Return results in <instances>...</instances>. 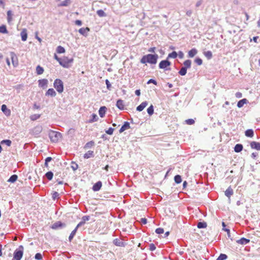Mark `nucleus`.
<instances>
[{
    "mask_svg": "<svg viewBox=\"0 0 260 260\" xmlns=\"http://www.w3.org/2000/svg\"><path fill=\"white\" fill-rule=\"evenodd\" d=\"M158 55L157 54H148L144 55L140 60L141 63L145 64L148 63L152 64H155L157 63Z\"/></svg>",
    "mask_w": 260,
    "mask_h": 260,
    "instance_id": "f257e3e1",
    "label": "nucleus"
},
{
    "mask_svg": "<svg viewBox=\"0 0 260 260\" xmlns=\"http://www.w3.org/2000/svg\"><path fill=\"white\" fill-rule=\"evenodd\" d=\"M53 85L54 88L56 89L58 93H62L63 91V82L59 79L55 80Z\"/></svg>",
    "mask_w": 260,
    "mask_h": 260,
    "instance_id": "f03ea898",
    "label": "nucleus"
},
{
    "mask_svg": "<svg viewBox=\"0 0 260 260\" xmlns=\"http://www.w3.org/2000/svg\"><path fill=\"white\" fill-rule=\"evenodd\" d=\"M23 254V247L22 245L19 246L14 252V258L15 260H21Z\"/></svg>",
    "mask_w": 260,
    "mask_h": 260,
    "instance_id": "7ed1b4c3",
    "label": "nucleus"
},
{
    "mask_svg": "<svg viewBox=\"0 0 260 260\" xmlns=\"http://www.w3.org/2000/svg\"><path fill=\"white\" fill-rule=\"evenodd\" d=\"M61 133L55 131H51L49 134L50 140L52 142H57L61 137Z\"/></svg>",
    "mask_w": 260,
    "mask_h": 260,
    "instance_id": "20e7f679",
    "label": "nucleus"
},
{
    "mask_svg": "<svg viewBox=\"0 0 260 260\" xmlns=\"http://www.w3.org/2000/svg\"><path fill=\"white\" fill-rule=\"evenodd\" d=\"M73 61V59L72 58H69L68 57L64 56L61 58L60 61H59V64L62 67L64 68H69V64L72 63Z\"/></svg>",
    "mask_w": 260,
    "mask_h": 260,
    "instance_id": "39448f33",
    "label": "nucleus"
},
{
    "mask_svg": "<svg viewBox=\"0 0 260 260\" xmlns=\"http://www.w3.org/2000/svg\"><path fill=\"white\" fill-rule=\"evenodd\" d=\"M171 62L167 59L161 60L158 65L159 68L160 69H165L166 70H170V69H167V67L171 65Z\"/></svg>",
    "mask_w": 260,
    "mask_h": 260,
    "instance_id": "423d86ee",
    "label": "nucleus"
},
{
    "mask_svg": "<svg viewBox=\"0 0 260 260\" xmlns=\"http://www.w3.org/2000/svg\"><path fill=\"white\" fill-rule=\"evenodd\" d=\"M10 55L14 67H17L18 65V60L16 54L14 52H11L10 53Z\"/></svg>",
    "mask_w": 260,
    "mask_h": 260,
    "instance_id": "0eeeda50",
    "label": "nucleus"
},
{
    "mask_svg": "<svg viewBox=\"0 0 260 260\" xmlns=\"http://www.w3.org/2000/svg\"><path fill=\"white\" fill-rule=\"evenodd\" d=\"M65 226V224L62 223L61 221H57L51 225V228L53 230H57Z\"/></svg>",
    "mask_w": 260,
    "mask_h": 260,
    "instance_id": "6e6552de",
    "label": "nucleus"
},
{
    "mask_svg": "<svg viewBox=\"0 0 260 260\" xmlns=\"http://www.w3.org/2000/svg\"><path fill=\"white\" fill-rule=\"evenodd\" d=\"M113 243L115 245L119 247H124L125 245V243L124 242L118 238L115 239L113 241Z\"/></svg>",
    "mask_w": 260,
    "mask_h": 260,
    "instance_id": "1a4fd4ad",
    "label": "nucleus"
},
{
    "mask_svg": "<svg viewBox=\"0 0 260 260\" xmlns=\"http://www.w3.org/2000/svg\"><path fill=\"white\" fill-rule=\"evenodd\" d=\"M250 147L252 149H255L256 150H260V143L252 141L250 143Z\"/></svg>",
    "mask_w": 260,
    "mask_h": 260,
    "instance_id": "9d476101",
    "label": "nucleus"
},
{
    "mask_svg": "<svg viewBox=\"0 0 260 260\" xmlns=\"http://www.w3.org/2000/svg\"><path fill=\"white\" fill-rule=\"evenodd\" d=\"M39 86L42 88H45L47 87L48 83V80L46 79H41L38 81Z\"/></svg>",
    "mask_w": 260,
    "mask_h": 260,
    "instance_id": "9b49d317",
    "label": "nucleus"
},
{
    "mask_svg": "<svg viewBox=\"0 0 260 260\" xmlns=\"http://www.w3.org/2000/svg\"><path fill=\"white\" fill-rule=\"evenodd\" d=\"M130 128L129 123L127 121H125L124 124L122 125L120 129H119V133H122L124 131Z\"/></svg>",
    "mask_w": 260,
    "mask_h": 260,
    "instance_id": "f8f14e48",
    "label": "nucleus"
},
{
    "mask_svg": "<svg viewBox=\"0 0 260 260\" xmlns=\"http://www.w3.org/2000/svg\"><path fill=\"white\" fill-rule=\"evenodd\" d=\"M236 242L241 245H246L250 242V240L243 237L240 239L237 240Z\"/></svg>",
    "mask_w": 260,
    "mask_h": 260,
    "instance_id": "ddd939ff",
    "label": "nucleus"
},
{
    "mask_svg": "<svg viewBox=\"0 0 260 260\" xmlns=\"http://www.w3.org/2000/svg\"><path fill=\"white\" fill-rule=\"evenodd\" d=\"M89 30L90 29L88 27H86L85 28L82 27L79 29V32L84 36H87V34L89 31Z\"/></svg>",
    "mask_w": 260,
    "mask_h": 260,
    "instance_id": "4468645a",
    "label": "nucleus"
},
{
    "mask_svg": "<svg viewBox=\"0 0 260 260\" xmlns=\"http://www.w3.org/2000/svg\"><path fill=\"white\" fill-rule=\"evenodd\" d=\"M102 186V183L99 181L95 183L92 186V189L94 191H99Z\"/></svg>",
    "mask_w": 260,
    "mask_h": 260,
    "instance_id": "2eb2a0df",
    "label": "nucleus"
},
{
    "mask_svg": "<svg viewBox=\"0 0 260 260\" xmlns=\"http://www.w3.org/2000/svg\"><path fill=\"white\" fill-rule=\"evenodd\" d=\"M1 110L4 113V114L6 116H10L11 114V111L10 110L8 109L7 108V107L6 105H3L1 107Z\"/></svg>",
    "mask_w": 260,
    "mask_h": 260,
    "instance_id": "dca6fc26",
    "label": "nucleus"
},
{
    "mask_svg": "<svg viewBox=\"0 0 260 260\" xmlns=\"http://www.w3.org/2000/svg\"><path fill=\"white\" fill-rule=\"evenodd\" d=\"M20 36L22 41H25L27 38V30L25 28L22 29L20 32Z\"/></svg>",
    "mask_w": 260,
    "mask_h": 260,
    "instance_id": "f3484780",
    "label": "nucleus"
},
{
    "mask_svg": "<svg viewBox=\"0 0 260 260\" xmlns=\"http://www.w3.org/2000/svg\"><path fill=\"white\" fill-rule=\"evenodd\" d=\"M147 105L148 102L147 101L143 102L137 107L136 109L138 111L141 112L144 110Z\"/></svg>",
    "mask_w": 260,
    "mask_h": 260,
    "instance_id": "a211bd4d",
    "label": "nucleus"
},
{
    "mask_svg": "<svg viewBox=\"0 0 260 260\" xmlns=\"http://www.w3.org/2000/svg\"><path fill=\"white\" fill-rule=\"evenodd\" d=\"M224 193L225 195L230 199L231 196L234 193L233 189L231 186H229L225 191Z\"/></svg>",
    "mask_w": 260,
    "mask_h": 260,
    "instance_id": "6ab92c4d",
    "label": "nucleus"
},
{
    "mask_svg": "<svg viewBox=\"0 0 260 260\" xmlns=\"http://www.w3.org/2000/svg\"><path fill=\"white\" fill-rule=\"evenodd\" d=\"M107 110V108L105 106L100 107L99 110V114L101 117H104Z\"/></svg>",
    "mask_w": 260,
    "mask_h": 260,
    "instance_id": "aec40b11",
    "label": "nucleus"
},
{
    "mask_svg": "<svg viewBox=\"0 0 260 260\" xmlns=\"http://www.w3.org/2000/svg\"><path fill=\"white\" fill-rule=\"evenodd\" d=\"M46 96L50 95L52 97H54L56 95V93L53 88H49L45 93Z\"/></svg>",
    "mask_w": 260,
    "mask_h": 260,
    "instance_id": "412c9836",
    "label": "nucleus"
},
{
    "mask_svg": "<svg viewBox=\"0 0 260 260\" xmlns=\"http://www.w3.org/2000/svg\"><path fill=\"white\" fill-rule=\"evenodd\" d=\"M198 53V50L196 48H192L188 51V55L189 57H193Z\"/></svg>",
    "mask_w": 260,
    "mask_h": 260,
    "instance_id": "4be33fe9",
    "label": "nucleus"
},
{
    "mask_svg": "<svg viewBox=\"0 0 260 260\" xmlns=\"http://www.w3.org/2000/svg\"><path fill=\"white\" fill-rule=\"evenodd\" d=\"M116 106L117 107L122 110L124 109V104H123V100L121 99H119L117 100L116 103Z\"/></svg>",
    "mask_w": 260,
    "mask_h": 260,
    "instance_id": "5701e85b",
    "label": "nucleus"
},
{
    "mask_svg": "<svg viewBox=\"0 0 260 260\" xmlns=\"http://www.w3.org/2000/svg\"><path fill=\"white\" fill-rule=\"evenodd\" d=\"M94 156V152L93 151L89 150L86 153L84 154V158L87 159Z\"/></svg>",
    "mask_w": 260,
    "mask_h": 260,
    "instance_id": "b1692460",
    "label": "nucleus"
},
{
    "mask_svg": "<svg viewBox=\"0 0 260 260\" xmlns=\"http://www.w3.org/2000/svg\"><path fill=\"white\" fill-rule=\"evenodd\" d=\"M247 103H248V100L246 99H243L238 102L237 107L238 108H242L243 105Z\"/></svg>",
    "mask_w": 260,
    "mask_h": 260,
    "instance_id": "393cba45",
    "label": "nucleus"
},
{
    "mask_svg": "<svg viewBox=\"0 0 260 260\" xmlns=\"http://www.w3.org/2000/svg\"><path fill=\"white\" fill-rule=\"evenodd\" d=\"M243 145L241 144H237L234 147V151L236 152H241L243 149Z\"/></svg>",
    "mask_w": 260,
    "mask_h": 260,
    "instance_id": "a878e982",
    "label": "nucleus"
},
{
    "mask_svg": "<svg viewBox=\"0 0 260 260\" xmlns=\"http://www.w3.org/2000/svg\"><path fill=\"white\" fill-rule=\"evenodd\" d=\"M245 135L247 137L252 138L254 135V132L251 129H248L245 131Z\"/></svg>",
    "mask_w": 260,
    "mask_h": 260,
    "instance_id": "bb28decb",
    "label": "nucleus"
},
{
    "mask_svg": "<svg viewBox=\"0 0 260 260\" xmlns=\"http://www.w3.org/2000/svg\"><path fill=\"white\" fill-rule=\"evenodd\" d=\"M191 61L189 59L186 60L183 62L184 66L183 67L186 69H189L191 67Z\"/></svg>",
    "mask_w": 260,
    "mask_h": 260,
    "instance_id": "cd10ccee",
    "label": "nucleus"
},
{
    "mask_svg": "<svg viewBox=\"0 0 260 260\" xmlns=\"http://www.w3.org/2000/svg\"><path fill=\"white\" fill-rule=\"evenodd\" d=\"M99 119L98 116L95 114H92L91 115V118L89 120V123H92L93 122L97 121Z\"/></svg>",
    "mask_w": 260,
    "mask_h": 260,
    "instance_id": "c85d7f7f",
    "label": "nucleus"
},
{
    "mask_svg": "<svg viewBox=\"0 0 260 260\" xmlns=\"http://www.w3.org/2000/svg\"><path fill=\"white\" fill-rule=\"evenodd\" d=\"M17 178H18L17 175H15V174H14V175H12L10 177V178L8 179V181L9 182L14 183V182H15L17 180Z\"/></svg>",
    "mask_w": 260,
    "mask_h": 260,
    "instance_id": "c756f323",
    "label": "nucleus"
},
{
    "mask_svg": "<svg viewBox=\"0 0 260 260\" xmlns=\"http://www.w3.org/2000/svg\"><path fill=\"white\" fill-rule=\"evenodd\" d=\"M178 56V54L176 51H173L172 52L169 54L167 59L169 58H176Z\"/></svg>",
    "mask_w": 260,
    "mask_h": 260,
    "instance_id": "7c9ffc66",
    "label": "nucleus"
},
{
    "mask_svg": "<svg viewBox=\"0 0 260 260\" xmlns=\"http://www.w3.org/2000/svg\"><path fill=\"white\" fill-rule=\"evenodd\" d=\"M45 177L48 179V180H51L53 177V172L52 171L47 172L45 174Z\"/></svg>",
    "mask_w": 260,
    "mask_h": 260,
    "instance_id": "2f4dec72",
    "label": "nucleus"
},
{
    "mask_svg": "<svg viewBox=\"0 0 260 260\" xmlns=\"http://www.w3.org/2000/svg\"><path fill=\"white\" fill-rule=\"evenodd\" d=\"M94 145V142L93 141H90L87 142L84 146V148L85 149H88L92 147Z\"/></svg>",
    "mask_w": 260,
    "mask_h": 260,
    "instance_id": "473e14b6",
    "label": "nucleus"
},
{
    "mask_svg": "<svg viewBox=\"0 0 260 260\" xmlns=\"http://www.w3.org/2000/svg\"><path fill=\"white\" fill-rule=\"evenodd\" d=\"M44 69L40 66H38L36 68V72L38 75H41L44 72Z\"/></svg>",
    "mask_w": 260,
    "mask_h": 260,
    "instance_id": "72a5a7b5",
    "label": "nucleus"
},
{
    "mask_svg": "<svg viewBox=\"0 0 260 260\" xmlns=\"http://www.w3.org/2000/svg\"><path fill=\"white\" fill-rule=\"evenodd\" d=\"M207 226V224L206 222L203 221V222H199L198 223L197 227L199 229H204L206 228Z\"/></svg>",
    "mask_w": 260,
    "mask_h": 260,
    "instance_id": "f704fd0d",
    "label": "nucleus"
},
{
    "mask_svg": "<svg viewBox=\"0 0 260 260\" xmlns=\"http://www.w3.org/2000/svg\"><path fill=\"white\" fill-rule=\"evenodd\" d=\"M97 15L100 17H106L107 16L106 14L103 10H99L96 11Z\"/></svg>",
    "mask_w": 260,
    "mask_h": 260,
    "instance_id": "c9c22d12",
    "label": "nucleus"
},
{
    "mask_svg": "<svg viewBox=\"0 0 260 260\" xmlns=\"http://www.w3.org/2000/svg\"><path fill=\"white\" fill-rule=\"evenodd\" d=\"M204 54L208 59H210L212 57V53L211 51H205Z\"/></svg>",
    "mask_w": 260,
    "mask_h": 260,
    "instance_id": "e433bc0d",
    "label": "nucleus"
},
{
    "mask_svg": "<svg viewBox=\"0 0 260 260\" xmlns=\"http://www.w3.org/2000/svg\"><path fill=\"white\" fill-rule=\"evenodd\" d=\"M77 229H76V227L75 229L71 232L70 234L69 237V241H71L72 239H73L74 237L75 236L76 232H77Z\"/></svg>",
    "mask_w": 260,
    "mask_h": 260,
    "instance_id": "4c0bfd02",
    "label": "nucleus"
},
{
    "mask_svg": "<svg viewBox=\"0 0 260 260\" xmlns=\"http://www.w3.org/2000/svg\"><path fill=\"white\" fill-rule=\"evenodd\" d=\"M174 181L177 184L180 183L182 182L181 176L179 175L175 176Z\"/></svg>",
    "mask_w": 260,
    "mask_h": 260,
    "instance_id": "58836bf2",
    "label": "nucleus"
},
{
    "mask_svg": "<svg viewBox=\"0 0 260 260\" xmlns=\"http://www.w3.org/2000/svg\"><path fill=\"white\" fill-rule=\"evenodd\" d=\"M147 112L148 113V114H149V115L151 116L152 115L153 113H154V108H153V105H150V106H149L147 110Z\"/></svg>",
    "mask_w": 260,
    "mask_h": 260,
    "instance_id": "ea45409f",
    "label": "nucleus"
},
{
    "mask_svg": "<svg viewBox=\"0 0 260 260\" xmlns=\"http://www.w3.org/2000/svg\"><path fill=\"white\" fill-rule=\"evenodd\" d=\"M187 70V69L182 67L179 71L178 73L181 76H184L186 74Z\"/></svg>",
    "mask_w": 260,
    "mask_h": 260,
    "instance_id": "a19ab883",
    "label": "nucleus"
},
{
    "mask_svg": "<svg viewBox=\"0 0 260 260\" xmlns=\"http://www.w3.org/2000/svg\"><path fill=\"white\" fill-rule=\"evenodd\" d=\"M0 33H2V34H7L8 33V30H7L6 25H2L0 26Z\"/></svg>",
    "mask_w": 260,
    "mask_h": 260,
    "instance_id": "79ce46f5",
    "label": "nucleus"
},
{
    "mask_svg": "<svg viewBox=\"0 0 260 260\" xmlns=\"http://www.w3.org/2000/svg\"><path fill=\"white\" fill-rule=\"evenodd\" d=\"M56 52L57 53H63L65 52V49L61 46H58L56 48Z\"/></svg>",
    "mask_w": 260,
    "mask_h": 260,
    "instance_id": "37998d69",
    "label": "nucleus"
},
{
    "mask_svg": "<svg viewBox=\"0 0 260 260\" xmlns=\"http://www.w3.org/2000/svg\"><path fill=\"white\" fill-rule=\"evenodd\" d=\"M1 144L3 145L6 144L8 146H10L12 144V142L10 140H3L1 141Z\"/></svg>",
    "mask_w": 260,
    "mask_h": 260,
    "instance_id": "c03bdc74",
    "label": "nucleus"
},
{
    "mask_svg": "<svg viewBox=\"0 0 260 260\" xmlns=\"http://www.w3.org/2000/svg\"><path fill=\"white\" fill-rule=\"evenodd\" d=\"M70 1L71 0H64L61 3L60 6L62 7H67L69 6L71 3Z\"/></svg>",
    "mask_w": 260,
    "mask_h": 260,
    "instance_id": "a18cd8bd",
    "label": "nucleus"
},
{
    "mask_svg": "<svg viewBox=\"0 0 260 260\" xmlns=\"http://www.w3.org/2000/svg\"><path fill=\"white\" fill-rule=\"evenodd\" d=\"M228 258V256L225 254L221 253L217 260H225Z\"/></svg>",
    "mask_w": 260,
    "mask_h": 260,
    "instance_id": "49530a36",
    "label": "nucleus"
},
{
    "mask_svg": "<svg viewBox=\"0 0 260 260\" xmlns=\"http://www.w3.org/2000/svg\"><path fill=\"white\" fill-rule=\"evenodd\" d=\"M78 168V165L75 162L72 161L71 163V168L74 171H76Z\"/></svg>",
    "mask_w": 260,
    "mask_h": 260,
    "instance_id": "de8ad7c7",
    "label": "nucleus"
},
{
    "mask_svg": "<svg viewBox=\"0 0 260 260\" xmlns=\"http://www.w3.org/2000/svg\"><path fill=\"white\" fill-rule=\"evenodd\" d=\"M40 117V114H34L30 116V118L31 120H36Z\"/></svg>",
    "mask_w": 260,
    "mask_h": 260,
    "instance_id": "09e8293b",
    "label": "nucleus"
},
{
    "mask_svg": "<svg viewBox=\"0 0 260 260\" xmlns=\"http://www.w3.org/2000/svg\"><path fill=\"white\" fill-rule=\"evenodd\" d=\"M7 19L8 22L12 20V12L10 10L7 12Z\"/></svg>",
    "mask_w": 260,
    "mask_h": 260,
    "instance_id": "8fccbe9b",
    "label": "nucleus"
},
{
    "mask_svg": "<svg viewBox=\"0 0 260 260\" xmlns=\"http://www.w3.org/2000/svg\"><path fill=\"white\" fill-rule=\"evenodd\" d=\"M194 62L199 66L201 65L203 63L202 59L200 58H196L194 60Z\"/></svg>",
    "mask_w": 260,
    "mask_h": 260,
    "instance_id": "3c124183",
    "label": "nucleus"
},
{
    "mask_svg": "<svg viewBox=\"0 0 260 260\" xmlns=\"http://www.w3.org/2000/svg\"><path fill=\"white\" fill-rule=\"evenodd\" d=\"M155 232L157 234H162L164 232V230L162 228H159L155 230Z\"/></svg>",
    "mask_w": 260,
    "mask_h": 260,
    "instance_id": "603ef678",
    "label": "nucleus"
},
{
    "mask_svg": "<svg viewBox=\"0 0 260 260\" xmlns=\"http://www.w3.org/2000/svg\"><path fill=\"white\" fill-rule=\"evenodd\" d=\"M114 129L112 127H110L108 130L106 131V133L110 135H111L113 134Z\"/></svg>",
    "mask_w": 260,
    "mask_h": 260,
    "instance_id": "864d4df0",
    "label": "nucleus"
},
{
    "mask_svg": "<svg viewBox=\"0 0 260 260\" xmlns=\"http://www.w3.org/2000/svg\"><path fill=\"white\" fill-rule=\"evenodd\" d=\"M35 258L37 260H41L42 259V255L40 253L36 254Z\"/></svg>",
    "mask_w": 260,
    "mask_h": 260,
    "instance_id": "5fc2aeb1",
    "label": "nucleus"
},
{
    "mask_svg": "<svg viewBox=\"0 0 260 260\" xmlns=\"http://www.w3.org/2000/svg\"><path fill=\"white\" fill-rule=\"evenodd\" d=\"M185 122L187 124L191 125L194 123V120L193 119H188Z\"/></svg>",
    "mask_w": 260,
    "mask_h": 260,
    "instance_id": "6e6d98bb",
    "label": "nucleus"
},
{
    "mask_svg": "<svg viewBox=\"0 0 260 260\" xmlns=\"http://www.w3.org/2000/svg\"><path fill=\"white\" fill-rule=\"evenodd\" d=\"M105 83L107 86V88L108 90H110L111 88V85L109 82V81L108 79H106L105 80Z\"/></svg>",
    "mask_w": 260,
    "mask_h": 260,
    "instance_id": "4d7b16f0",
    "label": "nucleus"
},
{
    "mask_svg": "<svg viewBox=\"0 0 260 260\" xmlns=\"http://www.w3.org/2000/svg\"><path fill=\"white\" fill-rule=\"evenodd\" d=\"M86 222L84 221L83 220H82L81 219V221L77 224V225L76 226V229H78L79 228H80V226L84 225V224Z\"/></svg>",
    "mask_w": 260,
    "mask_h": 260,
    "instance_id": "13d9d810",
    "label": "nucleus"
},
{
    "mask_svg": "<svg viewBox=\"0 0 260 260\" xmlns=\"http://www.w3.org/2000/svg\"><path fill=\"white\" fill-rule=\"evenodd\" d=\"M155 249H156V247L154 244L151 243L149 245V250L150 251H154V250H155Z\"/></svg>",
    "mask_w": 260,
    "mask_h": 260,
    "instance_id": "bf43d9fd",
    "label": "nucleus"
},
{
    "mask_svg": "<svg viewBox=\"0 0 260 260\" xmlns=\"http://www.w3.org/2000/svg\"><path fill=\"white\" fill-rule=\"evenodd\" d=\"M150 83H153L154 84V85H157V82L156 80H155L154 79H149L148 82H147V84H150Z\"/></svg>",
    "mask_w": 260,
    "mask_h": 260,
    "instance_id": "052dcab7",
    "label": "nucleus"
},
{
    "mask_svg": "<svg viewBox=\"0 0 260 260\" xmlns=\"http://www.w3.org/2000/svg\"><path fill=\"white\" fill-rule=\"evenodd\" d=\"M90 216L88 215H85L82 217V219L84 220V221L86 222V221H88L90 219Z\"/></svg>",
    "mask_w": 260,
    "mask_h": 260,
    "instance_id": "680f3d73",
    "label": "nucleus"
},
{
    "mask_svg": "<svg viewBox=\"0 0 260 260\" xmlns=\"http://www.w3.org/2000/svg\"><path fill=\"white\" fill-rule=\"evenodd\" d=\"M35 131L37 133H40L42 131V127L41 126H37L35 128Z\"/></svg>",
    "mask_w": 260,
    "mask_h": 260,
    "instance_id": "e2e57ef3",
    "label": "nucleus"
},
{
    "mask_svg": "<svg viewBox=\"0 0 260 260\" xmlns=\"http://www.w3.org/2000/svg\"><path fill=\"white\" fill-rule=\"evenodd\" d=\"M235 96L238 99L241 98L242 97V93L240 92H237L235 94Z\"/></svg>",
    "mask_w": 260,
    "mask_h": 260,
    "instance_id": "0e129e2a",
    "label": "nucleus"
},
{
    "mask_svg": "<svg viewBox=\"0 0 260 260\" xmlns=\"http://www.w3.org/2000/svg\"><path fill=\"white\" fill-rule=\"evenodd\" d=\"M59 196V193L57 192H54L52 194V198L55 200L57 197Z\"/></svg>",
    "mask_w": 260,
    "mask_h": 260,
    "instance_id": "69168bd1",
    "label": "nucleus"
},
{
    "mask_svg": "<svg viewBox=\"0 0 260 260\" xmlns=\"http://www.w3.org/2000/svg\"><path fill=\"white\" fill-rule=\"evenodd\" d=\"M75 24H76V25H77L78 26H81L82 24V21L81 20H76L75 21Z\"/></svg>",
    "mask_w": 260,
    "mask_h": 260,
    "instance_id": "338daca9",
    "label": "nucleus"
},
{
    "mask_svg": "<svg viewBox=\"0 0 260 260\" xmlns=\"http://www.w3.org/2000/svg\"><path fill=\"white\" fill-rule=\"evenodd\" d=\"M178 55L180 58H182L184 57V53L182 51H179Z\"/></svg>",
    "mask_w": 260,
    "mask_h": 260,
    "instance_id": "774afa93",
    "label": "nucleus"
}]
</instances>
